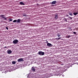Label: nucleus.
I'll list each match as a JSON object with an SVG mask.
<instances>
[{"label":"nucleus","instance_id":"nucleus-11","mask_svg":"<svg viewBox=\"0 0 78 78\" xmlns=\"http://www.w3.org/2000/svg\"><path fill=\"white\" fill-rule=\"evenodd\" d=\"M73 14L74 16H76V15H77L78 14V13L77 12H74Z\"/></svg>","mask_w":78,"mask_h":78},{"label":"nucleus","instance_id":"nucleus-21","mask_svg":"<svg viewBox=\"0 0 78 78\" xmlns=\"http://www.w3.org/2000/svg\"><path fill=\"white\" fill-rule=\"evenodd\" d=\"M35 69H32V70L33 71H34V72L35 71Z\"/></svg>","mask_w":78,"mask_h":78},{"label":"nucleus","instance_id":"nucleus-32","mask_svg":"<svg viewBox=\"0 0 78 78\" xmlns=\"http://www.w3.org/2000/svg\"><path fill=\"white\" fill-rule=\"evenodd\" d=\"M58 62H61V61H58Z\"/></svg>","mask_w":78,"mask_h":78},{"label":"nucleus","instance_id":"nucleus-30","mask_svg":"<svg viewBox=\"0 0 78 78\" xmlns=\"http://www.w3.org/2000/svg\"><path fill=\"white\" fill-rule=\"evenodd\" d=\"M61 66H63V65H64L63 64H61Z\"/></svg>","mask_w":78,"mask_h":78},{"label":"nucleus","instance_id":"nucleus-9","mask_svg":"<svg viewBox=\"0 0 78 78\" xmlns=\"http://www.w3.org/2000/svg\"><path fill=\"white\" fill-rule=\"evenodd\" d=\"M58 15H56L55 17V19H58Z\"/></svg>","mask_w":78,"mask_h":78},{"label":"nucleus","instance_id":"nucleus-16","mask_svg":"<svg viewBox=\"0 0 78 78\" xmlns=\"http://www.w3.org/2000/svg\"><path fill=\"white\" fill-rule=\"evenodd\" d=\"M12 64H16V62L15 61L12 62Z\"/></svg>","mask_w":78,"mask_h":78},{"label":"nucleus","instance_id":"nucleus-36","mask_svg":"<svg viewBox=\"0 0 78 78\" xmlns=\"http://www.w3.org/2000/svg\"><path fill=\"white\" fill-rule=\"evenodd\" d=\"M10 72H11V71H10Z\"/></svg>","mask_w":78,"mask_h":78},{"label":"nucleus","instance_id":"nucleus-37","mask_svg":"<svg viewBox=\"0 0 78 78\" xmlns=\"http://www.w3.org/2000/svg\"><path fill=\"white\" fill-rule=\"evenodd\" d=\"M60 68H61V67H60Z\"/></svg>","mask_w":78,"mask_h":78},{"label":"nucleus","instance_id":"nucleus-2","mask_svg":"<svg viewBox=\"0 0 78 78\" xmlns=\"http://www.w3.org/2000/svg\"><path fill=\"white\" fill-rule=\"evenodd\" d=\"M23 59V58H19L18 60V62H22L24 61Z\"/></svg>","mask_w":78,"mask_h":78},{"label":"nucleus","instance_id":"nucleus-25","mask_svg":"<svg viewBox=\"0 0 78 78\" xmlns=\"http://www.w3.org/2000/svg\"><path fill=\"white\" fill-rule=\"evenodd\" d=\"M9 21H12V19H9Z\"/></svg>","mask_w":78,"mask_h":78},{"label":"nucleus","instance_id":"nucleus-4","mask_svg":"<svg viewBox=\"0 0 78 78\" xmlns=\"http://www.w3.org/2000/svg\"><path fill=\"white\" fill-rule=\"evenodd\" d=\"M47 45L48 47H52V44L50 43H48L47 44Z\"/></svg>","mask_w":78,"mask_h":78},{"label":"nucleus","instance_id":"nucleus-27","mask_svg":"<svg viewBox=\"0 0 78 78\" xmlns=\"http://www.w3.org/2000/svg\"><path fill=\"white\" fill-rule=\"evenodd\" d=\"M6 28L7 30H8V27H6Z\"/></svg>","mask_w":78,"mask_h":78},{"label":"nucleus","instance_id":"nucleus-33","mask_svg":"<svg viewBox=\"0 0 78 78\" xmlns=\"http://www.w3.org/2000/svg\"><path fill=\"white\" fill-rule=\"evenodd\" d=\"M65 72V71H62V72Z\"/></svg>","mask_w":78,"mask_h":78},{"label":"nucleus","instance_id":"nucleus-13","mask_svg":"<svg viewBox=\"0 0 78 78\" xmlns=\"http://www.w3.org/2000/svg\"><path fill=\"white\" fill-rule=\"evenodd\" d=\"M69 14L70 16H73V14H72V12L69 13Z\"/></svg>","mask_w":78,"mask_h":78},{"label":"nucleus","instance_id":"nucleus-3","mask_svg":"<svg viewBox=\"0 0 78 78\" xmlns=\"http://www.w3.org/2000/svg\"><path fill=\"white\" fill-rule=\"evenodd\" d=\"M18 42L19 41H18V40H14L13 41V44H17V43H18Z\"/></svg>","mask_w":78,"mask_h":78},{"label":"nucleus","instance_id":"nucleus-22","mask_svg":"<svg viewBox=\"0 0 78 78\" xmlns=\"http://www.w3.org/2000/svg\"><path fill=\"white\" fill-rule=\"evenodd\" d=\"M23 16H24V17H26V14H23Z\"/></svg>","mask_w":78,"mask_h":78},{"label":"nucleus","instance_id":"nucleus-19","mask_svg":"<svg viewBox=\"0 0 78 78\" xmlns=\"http://www.w3.org/2000/svg\"><path fill=\"white\" fill-rule=\"evenodd\" d=\"M54 67V66H50L49 68H52L53 67Z\"/></svg>","mask_w":78,"mask_h":78},{"label":"nucleus","instance_id":"nucleus-31","mask_svg":"<svg viewBox=\"0 0 78 78\" xmlns=\"http://www.w3.org/2000/svg\"><path fill=\"white\" fill-rule=\"evenodd\" d=\"M4 48H7V47H6L5 46V47H4Z\"/></svg>","mask_w":78,"mask_h":78},{"label":"nucleus","instance_id":"nucleus-18","mask_svg":"<svg viewBox=\"0 0 78 78\" xmlns=\"http://www.w3.org/2000/svg\"><path fill=\"white\" fill-rule=\"evenodd\" d=\"M17 22V20H15L13 21V22Z\"/></svg>","mask_w":78,"mask_h":78},{"label":"nucleus","instance_id":"nucleus-24","mask_svg":"<svg viewBox=\"0 0 78 78\" xmlns=\"http://www.w3.org/2000/svg\"><path fill=\"white\" fill-rule=\"evenodd\" d=\"M69 18L70 20H72V18L71 17H69Z\"/></svg>","mask_w":78,"mask_h":78},{"label":"nucleus","instance_id":"nucleus-15","mask_svg":"<svg viewBox=\"0 0 78 78\" xmlns=\"http://www.w3.org/2000/svg\"><path fill=\"white\" fill-rule=\"evenodd\" d=\"M57 36L58 37H60V36H61V34L58 33L57 34Z\"/></svg>","mask_w":78,"mask_h":78},{"label":"nucleus","instance_id":"nucleus-14","mask_svg":"<svg viewBox=\"0 0 78 78\" xmlns=\"http://www.w3.org/2000/svg\"><path fill=\"white\" fill-rule=\"evenodd\" d=\"M37 67L33 66L32 67L31 69H37Z\"/></svg>","mask_w":78,"mask_h":78},{"label":"nucleus","instance_id":"nucleus-5","mask_svg":"<svg viewBox=\"0 0 78 78\" xmlns=\"http://www.w3.org/2000/svg\"><path fill=\"white\" fill-rule=\"evenodd\" d=\"M12 53V51L11 50H7V53L8 54H11Z\"/></svg>","mask_w":78,"mask_h":78},{"label":"nucleus","instance_id":"nucleus-6","mask_svg":"<svg viewBox=\"0 0 78 78\" xmlns=\"http://www.w3.org/2000/svg\"><path fill=\"white\" fill-rule=\"evenodd\" d=\"M56 3V1H55L51 3V5H55Z\"/></svg>","mask_w":78,"mask_h":78},{"label":"nucleus","instance_id":"nucleus-23","mask_svg":"<svg viewBox=\"0 0 78 78\" xmlns=\"http://www.w3.org/2000/svg\"><path fill=\"white\" fill-rule=\"evenodd\" d=\"M69 31H72V29L70 27H69Z\"/></svg>","mask_w":78,"mask_h":78},{"label":"nucleus","instance_id":"nucleus-12","mask_svg":"<svg viewBox=\"0 0 78 78\" xmlns=\"http://www.w3.org/2000/svg\"><path fill=\"white\" fill-rule=\"evenodd\" d=\"M60 39H61V37H59V38H56V39H57V40H59Z\"/></svg>","mask_w":78,"mask_h":78},{"label":"nucleus","instance_id":"nucleus-35","mask_svg":"<svg viewBox=\"0 0 78 78\" xmlns=\"http://www.w3.org/2000/svg\"><path fill=\"white\" fill-rule=\"evenodd\" d=\"M38 5L39 4H37V5Z\"/></svg>","mask_w":78,"mask_h":78},{"label":"nucleus","instance_id":"nucleus-1","mask_svg":"<svg viewBox=\"0 0 78 78\" xmlns=\"http://www.w3.org/2000/svg\"><path fill=\"white\" fill-rule=\"evenodd\" d=\"M38 54L40 56H42L44 55V52L42 51H39L38 52Z\"/></svg>","mask_w":78,"mask_h":78},{"label":"nucleus","instance_id":"nucleus-7","mask_svg":"<svg viewBox=\"0 0 78 78\" xmlns=\"http://www.w3.org/2000/svg\"><path fill=\"white\" fill-rule=\"evenodd\" d=\"M71 65H72L71 64H69L67 65V68H69L70 67H71Z\"/></svg>","mask_w":78,"mask_h":78},{"label":"nucleus","instance_id":"nucleus-28","mask_svg":"<svg viewBox=\"0 0 78 78\" xmlns=\"http://www.w3.org/2000/svg\"><path fill=\"white\" fill-rule=\"evenodd\" d=\"M3 19H5V20H6V19H6V18L5 17H4L3 18Z\"/></svg>","mask_w":78,"mask_h":78},{"label":"nucleus","instance_id":"nucleus-17","mask_svg":"<svg viewBox=\"0 0 78 78\" xmlns=\"http://www.w3.org/2000/svg\"><path fill=\"white\" fill-rule=\"evenodd\" d=\"M1 16L2 17V18H4L5 17H4V15H1Z\"/></svg>","mask_w":78,"mask_h":78},{"label":"nucleus","instance_id":"nucleus-10","mask_svg":"<svg viewBox=\"0 0 78 78\" xmlns=\"http://www.w3.org/2000/svg\"><path fill=\"white\" fill-rule=\"evenodd\" d=\"M20 5H24L25 4L23 3L22 2H20Z\"/></svg>","mask_w":78,"mask_h":78},{"label":"nucleus","instance_id":"nucleus-8","mask_svg":"<svg viewBox=\"0 0 78 78\" xmlns=\"http://www.w3.org/2000/svg\"><path fill=\"white\" fill-rule=\"evenodd\" d=\"M20 19H18L17 20V23H20Z\"/></svg>","mask_w":78,"mask_h":78},{"label":"nucleus","instance_id":"nucleus-26","mask_svg":"<svg viewBox=\"0 0 78 78\" xmlns=\"http://www.w3.org/2000/svg\"><path fill=\"white\" fill-rule=\"evenodd\" d=\"M73 34H76V32H73Z\"/></svg>","mask_w":78,"mask_h":78},{"label":"nucleus","instance_id":"nucleus-29","mask_svg":"<svg viewBox=\"0 0 78 78\" xmlns=\"http://www.w3.org/2000/svg\"><path fill=\"white\" fill-rule=\"evenodd\" d=\"M75 64H77V65H78V62L75 63Z\"/></svg>","mask_w":78,"mask_h":78},{"label":"nucleus","instance_id":"nucleus-34","mask_svg":"<svg viewBox=\"0 0 78 78\" xmlns=\"http://www.w3.org/2000/svg\"><path fill=\"white\" fill-rule=\"evenodd\" d=\"M66 16H69L68 15H67Z\"/></svg>","mask_w":78,"mask_h":78},{"label":"nucleus","instance_id":"nucleus-20","mask_svg":"<svg viewBox=\"0 0 78 78\" xmlns=\"http://www.w3.org/2000/svg\"><path fill=\"white\" fill-rule=\"evenodd\" d=\"M67 37L69 39V37H70V35H68L67 36Z\"/></svg>","mask_w":78,"mask_h":78}]
</instances>
